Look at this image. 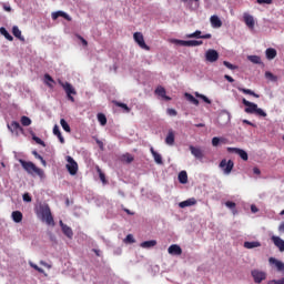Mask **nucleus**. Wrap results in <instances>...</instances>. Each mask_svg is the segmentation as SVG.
I'll return each instance as SVG.
<instances>
[{"label": "nucleus", "mask_w": 284, "mask_h": 284, "mask_svg": "<svg viewBox=\"0 0 284 284\" xmlns=\"http://www.w3.org/2000/svg\"><path fill=\"white\" fill-rule=\"evenodd\" d=\"M242 103L243 105L246 106L244 109V112H246V114H255L256 116H263V118L267 116V113L263 111V109L258 108V104L254 102H250L245 98L242 99Z\"/></svg>", "instance_id": "1"}, {"label": "nucleus", "mask_w": 284, "mask_h": 284, "mask_svg": "<svg viewBox=\"0 0 284 284\" xmlns=\"http://www.w3.org/2000/svg\"><path fill=\"white\" fill-rule=\"evenodd\" d=\"M19 163L22 165L23 170L28 172V174H37V176L43 178V170H41L34 163L21 159L19 160Z\"/></svg>", "instance_id": "2"}, {"label": "nucleus", "mask_w": 284, "mask_h": 284, "mask_svg": "<svg viewBox=\"0 0 284 284\" xmlns=\"http://www.w3.org/2000/svg\"><path fill=\"white\" fill-rule=\"evenodd\" d=\"M38 214H41L42 221H45L47 225H54V217H52V211L48 204H40Z\"/></svg>", "instance_id": "3"}, {"label": "nucleus", "mask_w": 284, "mask_h": 284, "mask_svg": "<svg viewBox=\"0 0 284 284\" xmlns=\"http://www.w3.org/2000/svg\"><path fill=\"white\" fill-rule=\"evenodd\" d=\"M59 84L61 85V88H63L68 100L71 101V103H74V97H72V94L77 95V90L74 89V87H72L70 82H63L61 80H59Z\"/></svg>", "instance_id": "4"}, {"label": "nucleus", "mask_w": 284, "mask_h": 284, "mask_svg": "<svg viewBox=\"0 0 284 284\" xmlns=\"http://www.w3.org/2000/svg\"><path fill=\"white\" fill-rule=\"evenodd\" d=\"M69 174H71V176L77 175V172H79V163H77V161L73 160L72 156H67V165H65Z\"/></svg>", "instance_id": "5"}, {"label": "nucleus", "mask_w": 284, "mask_h": 284, "mask_svg": "<svg viewBox=\"0 0 284 284\" xmlns=\"http://www.w3.org/2000/svg\"><path fill=\"white\" fill-rule=\"evenodd\" d=\"M7 128L11 132V134H14V136L23 134V126L17 121H12L10 124L7 125Z\"/></svg>", "instance_id": "6"}, {"label": "nucleus", "mask_w": 284, "mask_h": 284, "mask_svg": "<svg viewBox=\"0 0 284 284\" xmlns=\"http://www.w3.org/2000/svg\"><path fill=\"white\" fill-rule=\"evenodd\" d=\"M220 168H221V170H223L224 174H231L232 170H234V161H232V160L227 161V160L223 159L220 162Z\"/></svg>", "instance_id": "7"}, {"label": "nucleus", "mask_w": 284, "mask_h": 284, "mask_svg": "<svg viewBox=\"0 0 284 284\" xmlns=\"http://www.w3.org/2000/svg\"><path fill=\"white\" fill-rule=\"evenodd\" d=\"M251 275L254 278V283L256 284H261L263 283V281H265V278H267V274L263 271H258V270H253L251 272Z\"/></svg>", "instance_id": "8"}, {"label": "nucleus", "mask_w": 284, "mask_h": 284, "mask_svg": "<svg viewBox=\"0 0 284 284\" xmlns=\"http://www.w3.org/2000/svg\"><path fill=\"white\" fill-rule=\"evenodd\" d=\"M133 39L135 43L142 49V50H150V47L145 44V39L143 38V33L135 32L133 34Z\"/></svg>", "instance_id": "9"}, {"label": "nucleus", "mask_w": 284, "mask_h": 284, "mask_svg": "<svg viewBox=\"0 0 284 284\" xmlns=\"http://www.w3.org/2000/svg\"><path fill=\"white\" fill-rule=\"evenodd\" d=\"M205 61H207L209 63H216V61H219V51L214 49H209L205 52Z\"/></svg>", "instance_id": "10"}, {"label": "nucleus", "mask_w": 284, "mask_h": 284, "mask_svg": "<svg viewBox=\"0 0 284 284\" xmlns=\"http://www.w3.org/2000/svg\"><path fill=\"white\" fill-rule=\"evenodd\" d=\"M226 150L230 153L239 154L242 161H247L248 159L247 152H245V150H242L239 148H232V146H229Z\"/></svg>", "instance_id": "11"}, {"label": "nucleus", "mask_w": 284, "mask_h": 284, "mask_svg": "<svg viewBox=\"0 0 284 284\" xmlns=\"http://www.w3.org/2000/svg\"><path fill=\"white\" fill-rule=\"evenodd\" d=\"M243 21H244L245 26H247V28H250V30H254L255 21H254V17L252 14L244 12Z\"/></svg>", "instance_id": "12"}, {"label": "nucleus", "mask_w": 284, "mask_h": 284, "mask_svg": "<svg viewBox=\"0 0 284 284\" xmlns=\"http://www.w3.org/2000/svg\"><path fill=\"white\" fill-rule=\"evenodd\" d=\"M168 253L171 254V256H181V254H183V248L178 244H172L169 246Z\"/></svg>", "instance_id": "13"}, {"label": "nucleus", "mask_w": 284, "mask_h": 284, "mask_svg": "<svg viewBox=\"0 0 284 284\" xmlns=\"http://www.w3.org/2000/svg\"><path fill=\"white\" fill-rule=\"evenodd\" d=\"M186 39H212V34L211 33H206V34H201L200 30H196L193 33H189L186 34Z\"/></svg>", "instance_id": "14"}, {"label": "nucleus", "mask_w": 284, "mask_h": 284, "mask_svg": "<svg viewBox=\"0 0 284 284\" xmlns=\"http://www.w3.org/2000/svg\"><path fill=\"white\" fill-rule=\"evenodd\" d=\"M155 94L158 97H160L161 99H163L164 101H172V98H170L168 95V92L165 91V88H163L162 85H159L156 89H155Z\"/></svg>", "instance_id": "15"}, {"label": "nucleus", "mask_w": 284, "mask_h": 284, "mask_svg": "<svg viewBox=\"0 0 284 284\" xmlns=\"http://www.w3.org/2000/svg\"><path fill=\"white\" fill-rule=\"evenodd\" d=\"M271 241H273L275 247L280 250V252H284V240L280 236L273 235L271 237Z\"/></svg>", "instance_id": "16"}, {"label": "nucleus", "mask_w": 284, "mask_h": 284, "mask_svg": "<svg viewBox=\"0 0 284 284\" xmlns=\"http://www.w3.org/2000/svg\"><path fill=\"white\" fill-rule=\"evenodd\" d=\"M60 226L62 227L63 234L68 239H72L74 236V232H72V229L70 226H68L67 224H64L63 221H60Z\"/></svg>", "instance_id": "17"}, {"label": "nucleus", "mask_w": 284, "mask_h": 284, "mask_svg": "<svg viewBox=\"0 0 284 284\" xmlns=\"http://www.w3.org/2000/svg\"><path fill=\"white\" fill-rule=\"evenodd\" d=\"M268 263H271V265H275L277 272H284V263L274 258V257H270Z\"/></svg>", "instance_id": "18"}, {"label": "nucleus", "mask_w": 284, "mask_h": 284, "mask_svg": "<svg viewBox=\"0 0 284 284\" xmlns=\"http://www.w3.org/2000/svg\"><path fill=\"white\" fill-rule=\"evenodd\" d=\"M51 17H52L53 21H57V19H58L59 17H62L63 19H65V21H72V18H71L68 13H65V12H63V11L53 12V13L51 14Z\"/></svg>", "instance_id": "19"}, {"label": "nucleus", "mask_w": 284, "mask_h": 284, "mask_svg": "<svg viewBox=\"0 0 284 284\" xmlns=\"http://www.w3.org/2000/svg\"><path fill=\"white\" fill-rule=\"evenodd\" d=\"M192 205H196V199L194 197L187 199L186 201L179 203V207H182V209L192 207Z\"/></svg>", "instance_id": "20"}, {"label": "nucleus", "mask_w": 284, "mask_h": 284, "mask_svg": "<svg viewBox=\"0 0 284 284\" xmlns=\"http://www.w3.org/2000/svg\"><path fill=\"white\" fill-rule=\"evenodd\" d=\"M210 22L212 28H221L223 26V21H221V18H219V16H212L210 18Z\"/></svg>", "instance_id": "21"}, {"label": "nucleus", "mask_w": 284, "mask_h": 284, "mask_svg": "<svg viewBox=\"0 0 284 284\" xmlns=\"http://www.w3.org/2000/svg\"><path fill=\"white\" fill-rule=\"evenodd\" d=\"M150 152L155 161V163H158V165H163V156H161V154H159L156 151H154V148L151 146Z\"/></svg>", "instance_id": "22"}, {"label": "nucleus", "mask_w": 284, "mask_h": 284, "mask_svg": "<svg viewBox=\"0 0 284 284\" xmlns=\"http://www.w3.org/2000/svg\"><path fill=\"white\" fill-rule=\"evenodd\" d=\"M265 54L268 61H273V59H276V55L278 54V52L274 48H268L266 49Z\"/></svg>", "instance_id": "23"}, {"label": "nucleus", "mask_w": 284, "mask_h": 284, "mask_svg": "<svg viewBox=\"0 0 284 284\" xmlns=\"http://www.w3.org/2000/svg\"><path fill=\"white\" fill-rule=\"evenodd\" d=\"M191 154L195 156V159H203V151L196 146H190Z\"/></svg>", "instance_id": "24"}, {"label": "nucleus", "mask_w": 284, "mask_h": 284, "mask_svg": "<svg viewBox=\"0 0 284 284\" xmlns=\"http://www.w3.org/2000/svg\"><path fill=\"white\" fill-rule=\"evenodd\" d=\"M11 216L14 223H21L23 221V213L21 211H13Z\"/></svg>", "instance_id": "25"}, {"label": "nucleus", "mask_w": 284, "mask_h": 284, "mask_svg": "<svg viewBox=\"0 0 284 284\" xmlns=\"http://www.w3.org/2000/svg\"><path fill=\"white\" fill-rule=\"evenodd\" d=\"M156 245V240H150V241H144L140 244V247H143L144 250H150V247H155Z\"/></svg>", "instance_id": "26"}, {"label": "nucleus", "mask_w": 284, "mask_h": 284, "mask_svg": "<svg viewBox=\"0 0 284 284\" xmlns=\"http://www.w3.org/2000/svg\"><path fill=\"white\" fill-rule=\"evenodd\" d=\"M12 34L13 37H16V39H19L20 41H26V38H23V36L21 34V30L19 29V27H12Z\"/></svg>", "instance_id": "27"}, {"label": "nucleus", "mask_w": 284, "mask_h": 284, "mask_svg": "<svg viewBox=\"0 0 284 284\" xmlns=\"http://www.w3.org/2000/svg\"><path fill=\"white\" fill-rule=\"evenodd\" d=\"M174 131L173 130H169L168 135L165 138V143L166 145H174Z\"/></svg>", "instance_id": "28"}, {"label": "nucleus", "mask_w": 284, "mask_h": 284, "mask_svg": "<svg viewBox=\"0 0 284 284\" xmlns=\"http://www.w3.org/2000/svg\"><path fill=\"white\" fill-rule=\"evenodd\" d=\"M53 134L55 136H58L60 143H62V144L65 143V139L61 134V130L59 129V125H57V124L53 126Z\"/></svg>", "instance_id": "29"}, {"label": "nucleus", "mask_w": 284, "mask_h": 284, "mask_svg": "<svg viewBox=\"0 0 284 284\" xmlns=\"http://www.w3.org/2000/svg\"><path fill=\"white\" fill-rule=\"evenodd\" d=\"M237 90H239V92H243V94H250V97H254L255 99H260V97H261L250 89H244V88L239 87Z\"/></svg>", "instance_id": "30"}, {"label": "nucleus", "mask_w": 284, "mask_h": 284, "mask_svg": "<svg viewBox=\"0 0 284 284\" xmlns=\"http://www.w3.org/2000/svg\"><path fill=\"white\" fill-rule=\"evenodd\" d=\"M0 34H2L7 41H14V38L3 27L0 28Z\"/></svg>", "instance_id": "31"}, {"label": "nucleus", "mask_w": 284, "mask_h": 284, "mask_svg": "<svg viewBox=\"0 0 284 284\" xmlns=\"http://www.w3.org/2000/svg\"><path fill=\"white\" fill-rule=\"evenodd\" d=\"M246 250H254V247H261V242H244Z\"/></svg>", "instance_id": "32"}, {"label": "nucleus", "mask_w": 284, "mask_h": 284, "mask_svg": "<svg viewBox=\"0 0 284 284\" xmlns=\"http://www.w3.org/2000/svg\"><path fill=\"white\" fill-rule=\"evenodd\" d=\"M178 179H179V182H180V183H182L183 185H185V183H187V172L181 171V172L179 173Z\"/></svg>", "instance_id": "33"}, {"label": "nucleus", "mask_w": 284, "mask_h": 284, "mask_svg": "<svg viewBox=\"0 0 284 284\" xmlns=\"http://www.w3.org/2000/svg\"><path fill=\"white\" fill-rule=\"evenodd\" d=\"M121 161L123 163H132L134 161V156L130 153H125L121 156Z\"/></svg>", "instance_id": "34"}, {"label": "nucleus", "mask_w": 284, "mask_h": 284, "mask_svg": "<svg viewBox=\"0 0 284 284\" xmlns=\"http://www.w3.org/2000/svg\"><path fill=\"white\" fill-rule=\"evenodd\" d=\"M20 123L21 125H23L24 128H28L29 125H32V120L29 116H21L20 119Z\"/></svg>", "instance_id": "35"}, {"label": "nucleus", "mask_w": 284, "mask_h": 284, "mask_svg": "<svg viewBox=\"0 0 284 284\" xmlns=\"http://www.w3.org/2000/svg\"><path fill=\"white\" fill-rule=\"evenodd\" d=\"M184 97L193 105H199V100L196 98H194V95H192L191 93H185Z\"/></svg>", "instance_id": "36"}, {"label": "nucleus", "mask_w": 284, "mask_h": 284, "mask_svg": "<svg viewBox=\"0 0 284 284\" xmlns=\"http://www.w3.org/2000/svg\"><path fill=\"white\" fill-rule=\"evenodd\" d=\"M98 121L101 125H108V118L103 113H98Z\"/></svg>", "instance_id": "37"}, {"label": "nucleus", "mask_w": 284, "mask_h": 284, "mask_svg": "<svg viewBox=\"0 0 284 284\" xmlns=\"http://www.w3.org/2000/svg\"><path fill=\"white\" fill-rule=\"evenodd\" d=\"M225 206L229 207V210H232L233 214H236V203L232 201H226Z\"/></svg>", "instance_id": "38"}, {"label": "nucleus", "mask_w": 284, "mask_h": 284, "mask_svg": "<svg viewBox=\"0 0 284 284\" xmlns=\"http://www.w3.org/2000/svg\"><path fill=\"white\" fill-rule=\"evenodd\" d=\"M60 125L64 132H71L70 124L65 121V119L60 120Z\"/></svg>", "instance_id": "39"}, {"label": "nucleus", "mask_w": 284, "mask_h": 284, "mask_svg": "<svg viewBox=\"0 0 284 284\" xmlns=\"http://www.w3.org/2000/svg\"><path fill=\"white\" fill-rule=\"evenodd\" d=\"M195 97L197 99H202V101H204V103H207L209 105L212 104V100L211 99H209L207 97H205V95H203V94H201L199 92H195Z\"/></svg>", "instance_id": "40"}, {"label": "nucleus", "mask_w": 284, "mask_h": 284, "mask_svg": "<svg viewBox=\"0 0 284 284\" xmlns=\"http://www.w3.org/2000/svg\"><path fill=\"white\" fill-rule=\"evenodd\" d=\"M265 78L268 79V81H273V82L278 81V77L274 75V73L270 71L265 72Z\"/></svg>", "instance_id": "41"}, {"label": "nucleus", "mask_w": 284, "mask_h": 284, "mask_svg": "<svg viewBox=\"0 0 284 284\" xmlns=\"http://www.w3.org/2000/svg\"><path fill=\"white\" fill-rule=\"evenodd\" d=\"M114 105H116V108H122V110H124L126 113H130V109L128 108V104L115 101Z\"/></svg>", "instance_id": "42"}, {"label": "nucleus", "mask_w": 284, "mask_h": 284, "mask_svg": "<svg viewBox=\"0 0 284 284\" xmlns=\"http://www.w3.org/2000/svg\"><path fill=\"white\" fill-rule=\"evenodd\" d=\"M97 172L102 183H108V181L105 180V173L101 170V168L97 166Z\"/></svg>", "instance_id": "43"}, {"label": "nucleus", "mask_w": 284, "mask_h": 284, "mask_svg": "<svg viewBox=\"0 0 284 284\" xmlns=\"http://www.w3.org/2000/svg\"><path fill=\"white\" fill-rule=\"evenodd\" d=\"M248 61H251V63L261 64V57H258V55H250L248 57Z\"/></svg>", "instance_id": "44"}, {"label": "nucleus", "mask_w": 284, "mask_h": 284, "mask_svg": "<svg viewBox=\"0 0 284 284\" xmlns=\"http://www.w3.org/2000/svg\"><path fill=\"white\" fill-rule=\"evenodd\" d=\"M172 43H175L176 45H183L184 48H187V40L173 39Z\"/></svg>", "instance_id": "45"}, {"label": "nucleus", "mask_w": 284, "mask_h": 284, "mask_svg": "<svg viewBox=\"0 0 284 284\" xmlns=\"http://www.w3.org/2000/svg\"><path fill=\"white\" fill-rule=\"evenodd\" d=\"M29 265H30V267L36 270V272H39V274H44L45 273V271H43V268L39 267V265H37V264L32 263V262H30Z\"/></svg>", "instance_id": "46"}, {"label": "nucleus", "mask_w": 284, "mask_h": 284, "mask_svg": "<svg viewBox=\"0 0 284 284\" xmlns=\"http://www.w3.org/2000/svg\"><path fill=\"white\" fill-rule=\"evenodd\" d=\"M32 154H33V156H34L36 159H38L39 161H41L42 165H45V164H47L45 160L43 159V156H41V154H39V152L32 151Z\"/></svg>", "instance_id": "47"}, {"label": "nucleus", "mask_w": 284, "mask_h": 284, "mask_svg": "<svg viewBox=\"0 0 284 284\" xmlns=\"http://www.w3.org/2000/svg\"><path fill=\"white\" fill-rule=\"evenodd\" d=\"M44 79H45V83L49 88H52L51 83H54V79H52V77L50 74H44ZM49 81V82H48Z\"/></svg>", "instance_id": "48"}, {"label": "nucleus", "mask_w": 284, "mask_h": 284, "mask_svg": "<svg viewBox=\"0 0 284 284\" xmlns=\"http://www.w3.org/2000/svg\"><path fill=\"white\" fill-rule=\"evenodd\" d=\"M32 139H33V141H36V143L38 145H42V148H45V142L43 140H41V138L33 135Z\"/></svg>", "instance_id": "49"}, {"label": "nucleus", "mask_w": 284, "mask_h": 284, "mask_svg": "<svg viewBox=\"0 0 284 284\" xmlns=\"http://www.w3.org/2000/svg\"><path fill=\"white\" fill-rule=\"evenodd\" d=\"M223 65H225V68H227L229 70H239V67L237 65H234L227 61H224L223 62Z\"/></svg>", "instance_id": "50"}, {"label": "nucleus", "mask_w": 284, "mask_h": 284, "mask_svg": "<svg viewBox=\"0 0 284 284\" xmlns=\"http://www.w3.org/2000/svg\"><path fill=\"white\" fill-rule=\"evenodd\" d=\"M221 141H223V139H221V138H213L212 139V145H213V148H217V145L221 143Z\"/></svg>", "instance_id": "51"}, {"label": "nucleus", "mask_w": 284, "mask_h": 284, "mask_svg": "<svg viewBox=\"0 0 284 284\" xmlns=\"http://www.w3.org/2000/svg\"><path fill=\"white\" fill-rule=\"evenodd\" d=\"M22 199L26 203H32V196H30V193H24Z\"/></svg>", "instance_id": "52"}, {"label": "nucleus", "mask_w": 284, "mask_h": 284, "mask_svg": "<svg viewBox=\"0 0 284 284\" xmlns=\"http://www.w3.org/2000/svg\"><path fill=\"white\" fill-rule=\"evenodd\" d=\"M267 284H284V277L280 280H271L267 282Z\"/></svg>", "instance_id": "53"}, {"label": "nucleus", "mask_w": 284, "mask_h": 284, "mask_svg": "<svg viewBox=\"0 0 284 284\" xmlns=\"http://www.w3.org/2000/svg\"><path fill=\"white\" fill-rule=\"evenodd\" d=\"M124 243H134V235L133 234L126 235V237L124 239Z\"/></svg>", "instance_id": "54"}, {"label": "nucleus", "mask_w": 284, "mask_h": 284, "mask_svg": "<svg viewBox=\"0 0 284 284\" xmlns=\"http://www.w3.org/2000/svg\"><path fill=\"white\" fill-rule=\"evenodd\" d=\"M256 3L260 6H263V3H266L267 6H272L273 0H256Z\"/></svg>", "instance_id": "55"}, {"label": "nucleus", "mask_w": 284, "mask_h": 284, "mask_svg": "<svg viewBox=\"0 0 284 284\" xmlns=\"http://www.w3.org/2000/svg\"><path fill=\"white\" fill-rule=\"evenodd\" d=\"M166 114H169V116H176L178 112L174 109H168Z\"/></svg>", "instance_id": "56"}, {"label": "nucleus", "mask_w": 284, "mask_h": 284, "mask_svg": "<svg viewBox=\"0 0 284 284\" xmlns=\"http://www.w3.org/2000/svg\"><path fill=\"white\" fill-rule=\"evenodd\" d=\"M187 48H196V40H187Z\"/></svg>", "instance_id": "57"}, {"label": "nucleus", "mask_w": 284, "mask_h": 284, "mask_svg": "<svg viewBox=\"0 0 284 284\" xmlns=\"http://www.w3.org/2000/svg\"><path fill=\"white\" fill-rule=\"evenodd\" d=\"M40 265H42L43 267H47L48 270H52V265L48 264V262L40 261Z\"/></svg>", "instance_id": "58"}, {"label": "nucleus", "mask_w": 284, "mask_h": 284, "mask_svg": "<svg viewBox=\"0 0 284 284\" xmlns=\"http://www.w3.org/2000/svg\"><path fill=\"white\" fill-rule=\"evenodd\" d=\"M224 79H225L226 81H229V83H234V78H232V77L229 75V74H225V75H224Z\"/></svg>", "instance_id": "59"}, {"label": "nucleus", "mask_w": 284, "mask_h": 284, "mask_svg": "<svg viewBox=\"0 0 284 284\" xmlns=\"http://www.w3.org/2000/svg\"><path fill=\"white\" fill-rule=\"evenodd\" d=\"M95 143L99 145L100 150H103V141L97 139Z\"/></svg>", "instance_id": "60"}, {"label": "nucleus", "mask_w": 284, "mask_h": 284, "mask_svg": "<svg viewBox=\"0 0 284 284\" xmlns=\"http://www.w3.org/2000/svg\"><path fill=\"white\" fill-rule=\"evenodd\" d=\"M79 39H80V41L82 42L83 45H85V47L88 45V40L87 39H84L81 36H79Z\"/></svg>", "instance_id": "61"}, {"label": "nucleus", "mask_w": 284, "mask_h": 284, "mask_svg": "<svg viewBox=\"0 0 284 284\" xmlns=\"http://www.w3.org/2000/svg\"><path fill=\"white\" fill-rule=\"evenodd\" d=\"M251 212H253V214H256V212H258V207H256V205H251Z\"/></svg>", "instance_id": "62"}, {"label": "nucleus", "mask_w": 284, "mask_h": 284, "mask_svg": "<svg viewBox=\"0 0 284 284\" xmlns=\"http://www.w3.org/2000/svg\"><path fill=\"white\" fill-rule=\"evenodd\" d=\"M278 230H280V232H283V234H284V222H282L280 224Z\"/></svg>", "instance_id": "63"}, {"label": "nucleus", "mask_w": 284, "mask_h": 284, "mask_svg": "<svg viewBox=\"0 0 284 284\" xmlns=\"http://www.w3.org/2000/svg\"><path fill=\"white\" fill-rule=\"evenodd\" d=\"M253 172H254L255 174H261V169L254 168V169H253Z\"/></svg>", "instance_id": "64"}]
</instances>
